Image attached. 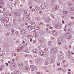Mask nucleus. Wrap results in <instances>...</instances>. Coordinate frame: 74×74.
<instances>
[{
	"instance_id": "nucleus-36",
	"label": "nucleus",
	"mask_w": 74,
	"mask_h": 74,
	"mask_svg": "<svg viewBox=\"0 0 74 74\" xmlns=\"http://www.w3.org/2000/svg\"><path fill=\"white\" fill-rule=\"evenodd\" d=\"M60 57L61 59H63L64 58V56H60Z\"/></svg>"
},
{
	"instance_id": "nucleus-20",
	"label": "nucleus",
	"mask_w": 74,
	"mask_h": 74,
	"mask_svg": "<svg viewBox=\"0 0 74 74\" xmlns=\"http://www.w3.org/2000/svg\"><path fill=\"white\" fill-rule=\"evenodd\" d=\"M45 8V5H44L43 6V4H42L41 6V8H42V9H44V8Z\"/></svg>"
},
{
	"instance_id": "nucleus-57",
	"label": "nucleus",
	"mask_w": 74,
	"mask_h": 74,
	"mask_svg": "<svg viewBox=\"0 0 74 74\" xmlns=\"http://www.w3.org/2000/svg\"><path fill=\"white\" fill-rule=\"evenodd\" d=\"M46 30H47V31H48V29L47 28H46Z\"/></svg>"
},
{
	"instance_id": "nucleus-45",
	"label": "nucleus",
	"mask_w": 74,
	"mask_h": 74,
	"mask_svg": "<svg viewBox=\"0 0 74 74\" xmlns=\"http://www.w3.org/2000/svg\"><path fill=\"white\" fill-rule=\"evenodd\" d=\"M14 32V29L12 30V33H13Z\"/></svg>"
},
{
	"instance_id": "nucleus-16",
	"label": "nucleus",
	"mask_w": 74,
	"mask_h": 74,
	"mask_svg": "<svg viewBox=\"0 0 74 74\" xmlns=\"http://www.w3.org/2000/svg\"><path fill=\"white\" fill-rule=\"evenodd\" d=\"M5 27H6V28L9 27H10V26L9 24H5Z\"/></svg>"
},
{
	"instance_id": "nucleus-5",
	"label": "nucleus",
	"mask_w": 74,
	"mask_h": 74,
	"mask_svg": "<svg viewBox=\"0 0 74 74\" xmlns=\"http://www.w3.org/2000/svg\"><path fill=\"white\" fill-rule=\"evenodd\" d=\"M27 28L29 30H32L33 29V27L32 25H28L27 26Z\"/></svg>"
},
{
	"instance_id": "nucleus-13",
	"label": "nucleus",
	"mask_w": 74,
	"mask_h": 74,
	"mask_svg": "<svg viewBox=\"0 0 74 74\" xmlns=\"http://www.w3.org/2000/svg\"><path fill=\"white\" fill-rule=\"evenodd\" d=\"M21 32L22 34H23L25 33V31L24 29H22L21 31Z\"/></svg>"
},
{
	"instance_id": "nucleus-1",
	"label": "nucleus",
	"mask_w": 74,
	"mask_h": 74,
	"mask_svg": "<svg viewBox=\"0 0 74 74\" xmlns=\"http://www.w3.org/2000/svg\"><path fill=\"white\" fill-rule=\"evenodd\" d=\"M8 21H9L8 18H7V17H5V18H3V19L2 20V22L3 23H7L8 22Z\"/></svg>"
},
{
	"instance_id": "nucleus-21",
	"label": "nucleus",
	"mask_w": 74,
	"mask_h": 74,
	"mask_svg": "<svg viewBox=\"0 0 74 74\" xmlns=\"http://www.w3.org/2000/svg\"><path fill=\"white\" fill-rule=\"evenodd\" d=\"M47 27H49V29H53V28L52 27H51L50 26H49V25H47Z\"/></svg>"
},
{
	"instance_id": "nucleus-41",
	"label": "nucleus",
	"mask_w": 74,
	"mask_h": 74,
	"mask_svg": "<svg viewBox=\"0 0 74 74\" xmlns=\"http://www.w3.org/2000/svg\"><path fill=\"white\" fill-rule=\"evenodd\" d=\"M36 20H38V21H40V18H36Z\"/></svg>"
},
{
	"instance_id": "nucleus-56",
	"label": "nucleus",
	"mask_w": 74,
	"mask_h": 74,
	"mask_svg": "<svg viewBox=\"0 0 74 74\" xmlns=\"http://www.w3.org/2000/svg\"><path fill=\"white\" fill-rule=\"evenodd\" d=\"M35 10L34 9H32V11H34V10Z\"/></svg>"
},
{
	"instance_id": "nucleus-48",
	"label": "nucleus",
	"mask_w": 74,
	"mask_h": 74,
	"mask_svg": "<svg viewBox=\"0 0 74 74\" xmlns=\"http://www.w3.org/2000/svg\"><path fill=\"white\" fill-rule=\"evenodd\" d=\"M51 63H53V60H51Z\"/></svg>"
},
{
	"instance_id": "nucleus-58",
	"label": "nucleus",
	"mask_w": 74,
	"mask_h": 74,
	"mask_svg": "<svg viewBox=\"0 0 74 74\" xmlns=\"http://www.w3.org/2000/svg\"><path fill=\"white\" fill-rule=\"evenodd\" d=\"M18 66H21V64H18Z\"/></svg>"
},
{
	"instance_id": "nucleus-24",
	"label": "nucleus",
	"mask_w": 74,
	"mask_h": 74,
	"mask_svg": "<svg viewBox=\"0 0 74 74\" xmlns=\"http://www.w3.org/2000/svg\"><path fill=\"white\" fill-rule=\"evenodd\" d=\"M27 10H25L24 11V12L25 13V14L26 15H27Z\"/></svg>"
},
{
	"instance_id": "nucleus-15",
	"label": "nucleus",
	"mask_w": 74,
	"mask_h": 74,
	"mask_svg": "<svg viewBox=\"0 0 74 74\" xmlns=\"http://www.w3.org/2000/svg\"><path fill=\"white\" fill-rule=\"evenodd\" d=\"M16 19H14L13 20V24H14V25H15L16 24Z\"/></svg>"
},
{
	"instance_id": "nucleus-17",
	"label": "nucleus",
	"mask_w": 74,
	"mask_h": 74,
	"mask_svg": "<svg viewBox=\"0 0 74 74\" xmlns=\"http://www.w3.org/2000/svg\"><path fill=\"white\" fill-rule=\"evenodd\" d=\"M63 13L64 14H68L69 12H68V11H63Z\"/></svg>"
},
{
	"instance_id": "nucleus-51",
	"label": "nucleus",
	"mask_w": 74,
	"mask_h": 74,
	"mask_svg": "<svg viewBox=\"0 0 74 74\" xmlns=\"http://www.w3.org/2000/svg\"><path fill=\"white\" fill-rule=\"evenodd\" d=\"M0 70H1V71L3 70V69L1 68V67H0Z\"/></svg>"
},
{
	"instance_id": "nucleus-11",
	"label": "nucleus",
	"mask_w": 74,
	"mask_h": 74,
	"mask_svg": "<svg viewBox=\"0 0 74 74\" xmlns=\"http://www.w3.org/2000/svg\"><path fill=\"white\" fill-rule=\"evenodd\" d=\"M71 32L70 30L68 29L67 30V31H66V34H70L71 33Z\"/></svg>"
},
{
	"instance_id": "nucleus-18",
	"label": "nucleus",
	"mask_w": 74,
	"mask_h": 74,
	"mask_svg": "<svg viewBox=\"0 0 74 74\" xmlns=\"http://www.w3.org/2000/svg\"><path fill=\"white\" fill-rule=\"evenodd\" d=\"M73 24H74V23L71 22L69 23V24L68 25V26H71V25H73Z\"/></svg>"
},
{
	"instance_id": "nucleus-38",
	"label": "nucleus",
	"mask_w": 74,
	"mask_h": 74,
	"mask_svg": "<svg viewBox=\"0 0 74 74\" xmlns=\"http://www.w3.org/2000/svg\"><path fill=\"white\" fill-rule=\"evenodd\" d=\"M39 25H43V23L41 22H40L39 23Z\"/></svg>"
},
{
	"instance_id": "nucleus-34",
	"label": "nucleus",
	"mask_w": 74,
	"mask_h": 74,
	"mask_svg": "<svg viewBox=\"0 0 74 74\" xmlns=\"http://www.w3.org/2000/svg\"><path fill=\"white\" fill-rule=\"evenodd\" d=\"M24 51H25V52H27L29 51H28V49H25Z\"/></svg>"
},
{
	"instance_id": "nucleus-40",
	"label": "nucleus",
	"mask_w": 74,
	"mask_h": 74,
	"mask_svg": "<svg viewBox=\"0 0 74 74\" xmlns=\"http://www.w3.org/2000/svg\"><path fill=\"white\" fill-rule=\"evenodd\" d=\"M73 9H71L70 10V12H73Z\"/></svg>"
},
{
	"instance_id": "nucleus-14",
	"label": "nucleus",
	"mask_w": 74,
	"mask_h": 74,
	"mask_svg": "<svg viewBox=\"0 0 74 74\" xmlns=\"http://www.w3.org/2000/svg\"><path fill=\"white\" fill-rule=\"evenodd\" d=\"M60 27H61V25L60 24H59L58 25L56 26V28H57V29H59Z\"/></svg>"
},
{
	"instance_id": "nucleus-63",
	"label": "nucleus",
	"mask_w": 74,
	"mask_h": 74,
	"mask_svg": "<svg viewBox=\"0 0 74 74\" xmlns=\"http://www.w3.org/2000/svg\"><path fill=\"white\" fill-rule=\"evenodd\" d=\"M53 3H55V1L53 0Z\"/></svg>"
},
{
	"instance_id": "nucleus-22",
	"label": "nucleus",
	"mask_w": 74,
	"mask_h": 74,
	"mask_svg": "<svg viewBox=\"0 0 74 74\" xmlns=\"http://www.w3.org/2000/svg\"><path fill=\"white\" fill-rule=\"evenodd\" d=\"M35 9L36 10H38L40 9V8L39 7L36 6L35 7Z\"/></svg>"
},
{
	"instance_id": "nucleus-26",
	"label": "nucleus",
	"mask_w": 74,
	"mask_h": 74,
	"mask_svg": "<svg viewBox=\"0 0 74 74\" xmlns=\"http://www.w3.org/2000/svg\"><path fill=\"white\" fill-rule=\"evenodd\" d=\"M31 24L32 25H34L35 23H34V22L32 21L31 23Z\"/></svg>"
},
{
	"instance_id": "nucleus-53",
	"label": "nucleus",
	"mask_w": 74,
	"mask_h": 74,
	"mask_svg": "<svg viewBox=\"0 0 74 74\" xmlns=\"http://www.w3.org/2000/svg\"><path fill=\"white\" fill-rule=\"evenodd\" d=\"M9 34L8 33H7L6 34V36H9Z\"/></svg>"
},
{
	"instance_id": "nucleus-4",
	"label": "nucleus",
	"mask_w": 74,
	"mask_h": 74,
	"mask_svg": "<svg viewBox=\"0 0 74 74\" xmlns=\"http://www.w3.org/2000/svg\"><path fill=\"white\" fill-rule=\"evenodd\" d=\"M44 53H45L44 51L41 50L40 51V53H39V54L40 55V56H44Z\"/></svg>"
},
{
	"instance_id": "nucleus-19",
	"label": "nucleus",
	"mask_w": 74,
	"mask_h": 74,
	"mask_svg": "<svg viewBox=\"0 0 74 74\" xmlns=\"http://www.w3.org/2000/svg\"><path fill=\"white\" fill-rule=\"evenodd\" d=\"M32 52L34 53H36V52H37V50L36 49H34L33 51Z\"/></svg>"
},
{
	"instance_id": "nucleus-29",
	"label": "nucleus",
	"mask_w": 74,
	"mask_h": 74,
	"mask_svg": "<svg viewBox=\"0 0 74 74\" xmlns=\"http://www.w3.org/2000/svg\"><path fill=\"white\" fill-rule=\"evenodd\" d=\"M66 61L65 60H63L62 61V64H64V63H65V62H66Z\"/></svg>"
},
{
	"instance_id": "nucleus-33",
	"label": "nucleus",
	"mask_w": 74,
	"mask_h": 74,
	"mask_svg": "<svg viewBox=\"0 0 74 74\" xmlns=\"http://www.w3.org/2000/svg\"><path fill=\"white\" fill-rule=\"evenodd\" d=\"M45 21L46 22H49V18H46Z\"/></svg>"
},
{
	"instance_id": "nucleus-52",
	"label": "nucleus",
	"mask_w": 74,
	"mask_h": 74,
	"mask_svg": "<svg viewBox=\"0 0 74 74\" xmlns=\"http://www.w3.org/2000/svg\"><path fill=\"white\" fill-rule=\"evenodd\" d=\"M37 55H35L34 56V58H36V57H37Z\"/></svg>"
},
{
	"instance_id": "nucleus-55",
	"label": "nucleus",
	"mask_w": 74,
	"mask_h": 74,
	"mask_svg": "<svg viewBox=\"0 0 74 74\" xmlns=\"http://www.w3.org/2000/svg\"><path fill=\"white\" fill-rule=\"evenodd\" d=\"M15 60V59L14 58H13L12 60V62H14Z\"/></svg>"
},
{
	"instance_id": "nucleus-54",
	"label": "nucleus",
	"mask_w": 74,
	"mask_h": 74,
	"mask_svg": "<svg viewBox=\"0 0 74 74\" xmlns=\"http://www.w3.org/2000/svg\"><path fill=\"white\" fill-rule=\"evenodd\" d=\"M47 50H48V49L47 48H45V51H47Z\"/></svg>"
},
{
	"instance_id": "nucleus-32",
	"label": "nucleus",
	"mask_w": 74,
	"mask_h": 74,
	"mask_svg": "<svg viewBox=\"0 0 74 74\" xmlns=\"http://www.w3.org/2000/svg\"><path fill=\"white\" fill-rule=\"evenodd\" d=\"M27 37L28 38H31H31H32V37H32V36H28Z\"/></svg>"
},
{
	"instance_id": "nucleus-3",
	"label": "nucleus",
	"mask_w": 74,
	"mask_h": 74,
	"mask_svg": "<svg viewBox=\"0 0 74 74\" xmlns=\"http://www.w3.org/2000/svg\"><path fill=\"white\" fill-rule=\"evenodd\" d=\"M4 10H5V9L4 8H2V7L0 6V12L1 13H3L4 12Z\"/></svg>"
},
{
	"instance_id": "nucleus-64",
	"label": "nucleus",
	"mask_w": 74,
	"mask_h": 74,
	"mask_svg": "<svg viewBox=\"0 0 74 74\" xmlns=\"http://www.w3.org/2000/svg\"><path fill=\"white\" fill-rule=\"evenodd\" d=\"M58 44H59V45H60V44H61V43H60V42H59L58 43Z\"/></svg>"
},
{
	"instance_id": "nucleus-28",
	"label": "nucleus",
	"mask_w": 74,
	"mask_h": 74,
	"mask_svg": "<svg viewBox=\"0 0 74 74\" xmlns=\"http://www.w3.org/2000/svg\"><path fill=\"white\" fill-rule=\"evenodd\" d=\"M0 5H3V1H0Z\"/></svg>"
},
{
	"instance_id": "nucleus-47",
	"label": "nucleus",
	"mask_w": 74,
	"mask_h": 74,
	"mask_svg": "<svg viewBox=\"0 0 74 74\" xmlns=\"http://www.w3.org/2000/svg\"><path fill=\"white\" fill-rule=\"evenodd\" d=\"M23 66V64L22 63L20 64V66Z\"/></svg>"
},
{
	"instance_id": "nucleus-10",
	"label": "nucleus",
	"mask_w": 74,
	"mask_h": 74,
	"mask_svg": "<svg viewBox=\"0 0 74 74\" xmlns=\"http://www.w3.org/2000/svg\"><path fill=\"white\" fill-rule=\"evenodd\" d=\"M27 21L28 22H30V17H27L26 18Z\"/></svg>"
},
{
	"instance_id": "nucleus-27",
	"label": "nucleus",
	"mask_w": 74,
	"mask_h": 74,
	"mask_svg": "<svg viewBox=\"0 0 74 74\" xmlns=\"http://www.w3.org/2000/svg\"><path fill=\"white\" fill-rule=\"evenodd\" d=\"M15 74H18L19 73V71H15L14 72Z\"/></svg>"
},
{
	"instance_id": "nucleus-50",
	"label": "nucleus",
	"mask_w": 74,
	"mask_h": 74,
	"mask_svg": "<svg viewBox=\"0 0 74 74\" xmlns=\"http://www.w3.org/2000/svg\"><path fill=\"white\" fill-rule=\"evenodd\" d=\"M57 64L58 66H59V65H60V63H57Z\"/></svg>"
},
{
	"instance_id": "nucleus-42",
	"label": "nucleus",
	"mask_w": 74,
	"mask_h": 74,
	"mask_svg": "<svg viewBox=\"0 0 74 74\" xmlns=\"http://www.w3.org/2000/svg\"><path fill=\"white\" fill-rule=\"evenodd\" d=\"M49 63H48V61H46V63H45V64H46L47 65V64H48Z\"/></svg>"
},
{
	"instance_id": "nucleus-9",
	"label": "nucleus",
	"mask_w": 74,
	"mask_h": 74,
	"mask_svg": "<svg viewBox=\"0 0 74 74\" xmlns=\"http://www.w3.org/2000/svg\"><path fill=\"white\" fill-rule=\"evenodd\" d=\"M25 69L27 71H30V68L29 67H26L25 68Z\"/></svg>"
},
{
	"instance_id": "nucleus-6",
	"label": "nucleus",
	"mask_w": 74,
	"mask_h": 74,
	"mask_svg": "<svg viewBox=\"0 0 74 74\" xmlns=\"http://www.w3.org/2000/svg\"><path fill=\"white\" fill-rule=\"evenodd\" d=\"M30 68L32 71H34V70H35L36 69L35 66L32 65L31 66Z\"/></svg>"
},
{
	"instance_id": "nucleus-59",
	"label": "nucleus",
	"mask_w": 74,
	"mask_h": 74,
	"mask_svg": "<svg viewBox=\"0 0 74 74\" xmlns=\"http://www.w3.org/2000/svg\"><path fill=\"white\" fill-rule=\"evenodd\" d=\"M6 66H8V63H6Z\"/></svg>"
},
{
	"instance_id": "nucleus-39",
	"label": "nucleus",
	"mask_w": 74,
	"mask_h": 74,
	"mask_svg": "<svg viewBox=\"0 0 74 74\" xmlns=\"http://www.w3.org/2000/svg\"><path fill=\"white\" fill-rule=\"evenodd\" d=\"M62 68H58L57 69V71H59V70H62Z\"/></svg>"
},
{
	"instance_id": "nucleus-2",
	"label": "nucleus",
	"mask_w": 74,
	"mask_h": 74,
	"mask_svg": "<svg viewBox=\"0 0 74 74\" xmlns=\"http://www.w3.org/2000/svg\"><path fill=\"white\" fill-rule=\"evenodd\" d=\"M14 16H19V17H21V14H20L19 13L17 12H15L14 13Z\"/></svg>"
},
{
	"instance_id": "nucleus-46",
	"label": "nucleus",
	"mask_w": 74,
	"mask_h": 74,
	"mask_svg": "<svg viewBox=\"0 0 74 74\" xmlns=\"http://www.w3.org/2000/svg\"><path fill=\"white\" fill-rule=\"evenodd\" d=\"M25 57H29V56L27 54H26L25 55Z\"/></svg>"
},
{
	"instance_id": "nucleus-60",
	"label": "nucleus",
	"mask_w": 74,
	"mask_h": 74,
	"mask_svg": "<svg viewBox=\"0 0 74 74\" xmlns=\"http://www.w3.org/2000/svg\"><path fill=\"white\" fill-rule=\"evenodd\" d=\"M20 50V49H18L17 50V52H19V50Z\"/></svg>"
},
{
	"instance_id": "nucleus-23",
	"label": "nucleus",
	"mask_w": 74,
	"mask_h": 74,
	"mask_svg": "<svg viewBox=\"0 0 74 74\" xmlns=\"http://www.w3.org/2000/svg\"><path fill=\"white\" fill-rule=\"evenodd\" d=\"M34 28L35 29H39L40 28V27L39 26H38V27H34Z\"/></svg>"
},
{
	"instance_id": "nucleus-44",
	"label": "nucleus",
	"mask_w": 74,
	"mask_h": 74,
	"mask_svg": "<svg viewBox=\"0 0 74 74\" xmlns=\"http://www.w3.org/2000/svg\"><path fill=\"white\" fill-rule=\"evenodd\" d=\"M71 2H69L68 3V5L70 6V4H71Z\"/></svg>"
},
{
	"instance_id": "nucleus-62",
	"label": "nucleus",
	"mask_w": 74,
	"mask_h": 74,
	"mask_svg": "<svg viewBox=\"0 0 74 74\" xmlns=\"http://www.w3.org/2000/svg\"><path fill=\"white\" fill-rule=\"evenodd\" d=\"M62 23H63V24H64V21H62Z\"/></svg>"
},
{
	"instance_id": "nucleus-49",
	"label": "nucleus",
	"mask_w": 74,
	"mask_h": 74,
	"mask_svg": "<svg viewBox=\"0 0 74 74\" xmlns=\"http://www.w3.org/2000/svg\"><path fill=\"white\" fill-rule=\"evenodd\" d=\"M15 31V32H16V34H18V32L16 31Z\"/></svg>"
},
{
	"instance_id": "nucleus-30",
	"label": "nucleus",
	"mask_w": 74,
	"mask_h": 74,
	"mask_svg": "<svg viewBox=\"0 0 74 74\" xmlns=\"http://www.w3.org/2000/svg\"><path fill=\"white\" fill-rule=\"evenodd\" d=\"M11 5L12 6V7H15V4L14 3H12L11 4Z\"/></svg>"
},
{
	"instance_id": "nucleus-43",
	"label": "nucleus",
	"mask_w": 74,
	"mask_h": 74,
	"mask_svg": "<svg viewBox=\"0 0 74 74\" xmlns=\"http://www.w3.org/2000/svg\"><path fill=\"white\" fill-rule=\"evenodd\" d=\"M59 3H60V4H63V2H62V1H59Z\"/></svg>"
},
{
	"instance_id": "nucleus-8",
	"label": "nucleus",
	"mask_w": 74,
	"mask_h": 74,
	"mask_svg": "<svg viewBox=\"0 0 74 74\" xmlns=\"http://www.w3.org/2000/svg\"><path fill=\"white\" fill-rule=\"evenodd\" d=\"M51 50L52 52H57V49L56 48L51 49Z\"/></svg>"
},
{
	"instance_id": "nucleus-35",
	"label": "nucleus",
	"mask_w": 74,
	"mask_h": 74,
	"mask_svg": "<svg viewBox=\"0 0 74 74\" xmlns=\"http://www.w3.org/2000/svg\"><path fill=\"white\" fill-rule=\"evenodd\" d=\"M62 18H66V16L64 15H62Z\"/></svg>"
},
{
	"instance_id": "nucleus-61",
	"label": "nucleus",
	"mask_w": 74,
	"mask_h": 74,
	"mask_svg": "<svg viewBox=\"0 0 74 74\" xmlns=\"http://www.w3.org/2000/svg\"><path fill=\"white\" fill-rule=\"evenodd\" d=\"M29 8L30 9H32V6H29Z\"/></svg>"
},
{
	"instance_id": "nucleus-37",
	"label": "nucleus",
	"mask_w": 74,
	"mask_h": 74,
	"mask_svg": "<svg viewBox=\"0 0 74 74\" xmlns=\"http://www.w3.org/2000/svg\"><path fill=\"white\" fill-rule=\"evenodd\" d=\"M59 40L60 41H62L63 40V39L62 38H60L59 39Z\"/></svg>"
},
{
	"instance_id": "nucleus-7",
	"label": "nucleus",
	"mask_w": 74,
	"mask_h": 74,
	"mask_svg": "<svg viewBox=\"0 0 74 74\" xmlns=\"http://www.w3.org/2000/svg\"><path fill=\"white\" fill-rule=\"evenodd\" d=\"M52 33L53 36H57V33L56 31H53Z\"/></svg>"
},
{
	"instance_id": "nucleus-31",
	"label": "nucleus",
	"mask_w": 74,
	"mask_h": 74,
	"mask_svg": "<svg viewBox=\"0 0 74 74\" xmlns=\"http://www.w3.org/2000/svg\"><path fill=\"white\" fill-rule=\"evenodd\" d=\"M4 55V52H2L1 53H0L1 56H3Z\"/></svg>"
},
{
	"instance_id": "nucleus-25",
	"label": "nucleus",
	"mask_w": 74,
	"mask_h": 74,
	"mask_svg": "<svg viewBox=\"0 0 74 74\" xmlns=\"http://www.w3.org/2000/svg\"><path fill=\"white\" fill-rule=\"evenodd\" d=\"M15 65H10V67H11V68H14V67H15Z\"/></svg>"
},
{
	"instance_id": "nucleus-12",
	"label": "nucleus",
	"mask_w": 74,
	"mask_h": 74,
	"mask_svg": "<svg viewBox=\"0 0 74 74\" xmlns=\"http://www.w3.org/2000/svg\"><path fill=\"white\" fill-rule=\"evenodd\" d=\"M59 8V6L57 5H55L54 6V8L55 9V10H56L58 8Z\"/></svg>"
}]
</instances>
